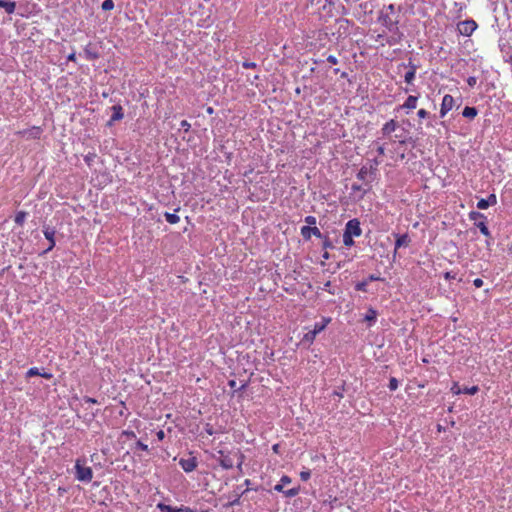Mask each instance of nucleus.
Masks as SVG:
<instances>
[{"label": "nucleus", "mask_w": 512, "mask_h": 512, "mask_svg": "<svg viewBox=\"0 0 512 512\" xmlns=\"http://www.w3.org/2000/svg\"><path fill=\"white\" fill-rule=\"evenodd\" d=\"M467 84L469 85V87L473 88L477 84V78L475 76L468 77Z\"/></svg>", "instance_id": "43"}, {"label": "nucleus", "mask_w": 512, "mask_h": 512, "mask_svg": "<svg viewBox=\"0 0 512 512\" xmlns=\"http://www.w3.org/2000/svg\"><path fill=\"white\" fill-rule=\"evenodd\" d=\"M329 246H330L329 242L324 243V247H329Z\"/></svg>", "instance_id": "61"}, {"label": "nucleus", "mask_w": 512, "mask_h": 512, "mask_svg": "<svg viewBox=\"0 0 512 512\" xmlns=\"http://www.w3.org/2000/svg\"><path fill=\"white\" fill-rule=\"evenodd\" d=\"M205 431L209 435H213L214 434V429H213L212 425H210V424H207L205 426Z\"/></svg>", "instance_id": "51"}, {"label": "nucleus", "mask_w": 512, "mask_h": 512, "mask_svg": "<svg viewBox=\"0 0 512 512\" xmlns=\"http://www.w3.org/2000/svg\"><path fill=\"white\" fill-rule=\"evenodd\" d=\"M418 97L410 95L407 97L406 101L399 108L412 110L417 106Z\"/></svg>", "instance_id": "15"}, {"label": "nucleus", "mask_w": 512, "mask_h": 512, "mask_svg": "<svg viewBox=\"0 0 512 512\" xmlns=\"http://www.w3.org/2000/svg\"><path fill=\"white\" fill-rule=\"evenodd\" d=\"M486 200L488 201L489 206H494L497 204V197L495 194H490Z\"/></svg>", "instance_id": "38"}, {"label": "nucleus", "mask_w": 512, "mask_h": 512, "mask_svg": "<svg viewBox=\"0 0 512 512\" xmlns=\"http://www.w3.org/2000/svg\"><path fill=\"white\" fill-rule=\"evenodd\" d=\"M343 243L347 247H351L354 245V240L352 236H349L348 234L343 233Z\"/></svg>", "instance_id": "30"}, {"label": "nucleus", "mask_w": 512, "mask_h": 512, "mask_svg": "<svg viewBox=\"0 0 512 512\" xmlns=\"http://www.w3.org/2000/svg\"><path fill=\"white\" fill-rule=\"evenodd\" d=\"M157 508L162 512H173L176 507L164 504L162 502L157 504Z\"/></svg>", "instance_id": "28"}, {"label": "nucleus", "mask_w": 512, "mask_h": 512, "mask_svg": "<svg viewBox=\"0 0 512 512\" xmlns=\"http://www.w3.org/2000/svg\"><path fill=\"white\" fill-rule=\"evenodd\" d=\"M300 233L305 240H309L312 235H314L317 238H322V233L316 226H303L301 227Z\"/></svg>", "instance_id": "9"}, {"label": "nucleus", "mask_w": 512, "mask_h": 512, "mask_svg": "<svg viewBox=\"0 0 512 512\" xmlns=\"http://www.w3.org/2000/svg\"><path fill=\"white\" fill-rule=\"evenodd\" d=\"M55 230L53 228H50V227H44L43 229V234L45 236V238L49 241V247L44 251V253H47L49 251H51L54 246H55Z\"/></svg>", "instance_id": "12"}, {"label": "nucleus", "mask_w": 512, "mask_h": 512, "mask_svg": "<svg viewBox=\"0 0 512 512\" xmlns=\"http://www.w3.org/2000/svg\"><path fill=\"white\" fill-rule=\"evenodd\" d=\"M475 225L484 236L491 237V233L486 225V220L476 222Z\"/></svg>", "instance_id": "21"}, {"label": "nucleus", "mask_w": 512, "mask_h": 512, "mask_svg": "<svg viewBox=\"0 0 512 512\" xmlns=\"http://www.w3.org/2000/svg\"><path fill=\"white\" fill-rule=\"evenodd\" d=\"M85 402L95 404L97 401L94 398L86 397Z\"/></svg>", "instance_id": "55"}, {"label": "nucleus", "mask_w": 512, "mask_h": 512, "mask_svg": "<svg viewBox=\"0 0 512 512\" xmlns=\"http://www.w3.org/2000/svg\"><path fill=\"white\" fill-rule=\"evenodd\" d=\"M477 28V23L472 19L461 21L457 25L459 33L463 36H470Z\"/></svg>", "instance_id": "2"}, {"label": "nucleus", "mask_w": 512, "mask_h": 512, "mask_svg": "<svg viewBox=\"0 0 512 512\" xmlns=\"http://www.w3.org/2000/svg\"><path fill=\"white\" fill-rule=\"evenodd\" d=\"M124 434L127 435L128 437H136L133 431H124Z\"/></svg>", "instance_id": "56"}, {"label": "nucleus", "mask_w": 512, "mask_h": 512, "mask_svg": "<svg viewBox=\"0 0 512 512\" xmlns=\"http://www.w3.org/2000/svg\"><path fill=\"white\" fill-rule=\"evenodd\" d=\"M396 128L397 122L394 119H391L383 125L381 131L383 135H390L392 132L396 130Z\"/></svg>", "instance_id": "16"}, {"label": "nucleus", "mask_w": 512, "mask_h": 512, "mask_svg": "<svg viewBox=\"0 0 512 512\" xmlns=\"http://www.w3.org/2000/svg\"><path fill=\"white\" fill-rule=\"evenodd\" d=\"M242 66L245 68V69H254L257 67V64L255 62H250V61H244L242 63Z\"/></svg>", "instance_id": "40"}, {"label": "nucleus", "mask_w": 512, "mask_h": 512, "mask_svg": "<svg viewBox=\"0 0 512 512\" xmlns=\"http://www.w3.org/2000/svg\"><path fill=\"white\" fill-rule=\"evenodd\" d=\"M101 8L104 11L112 10L114 8V1L113 0H104L102 2Z\"/></svg>", "instance_id": "29"}, {"label": "nucleus", "mask_w": 512, "mask_h": 512, "mask_svg": "<svg viewBox=\"0 0 512 512\" xmlns=\"http://www.w3.org/2000/svg\"><path fill=\"white\" fill-rule=\"evenodd\" d=\"M136 447L142 451H148V445L144 444L141 441H137Z\"/></svg>", "instance_id": "46"}, {"label": "nucleus", "mask_w": 512, "mask_h": 512, "mask_svg": "<svg viewBox=\"0 0 512 512\" xmlns=\"http://www.w3.org/2000/svg\"><path fill=\"white\" fill-rule=\"evenodd\" d=\"M324 258H325V259H328V253H325V254H324Z\"/></svg>", "instance_id": "63"}, {"label": "nucleus", "mask_w": 512, "mask_h": 512, "mask_svg": "<svg viewBox=\"0 0 512 512\" xmlns=\"http://www.w3.org/2000/svg\"><path fill=\"white\" fill-rule=\"evenodd\" d=\"M26 216H27V213L24 212V211H19L17 212V214L15 215V223L18 224V225H23V223L25 222L26 220Z\"/></svg>", "instance_id": "26"}, {"label": "nucleus", "mask_w": 512, "mask_h": 512, "mask_svg": "<svg viewBox=\"0 0 512 512\" xmlns=\"http://www.w3.org/2000/svg\"><path fill=\"white\" fill-rule=\"evenodd\" d=\"M67 60L68 61H75L76 60L75 52H72L71 54H69L68 57H67Z\"/></svg>", "instance_id": "54"}, {"label": "nucleus", "mask_w": 512, "mask_h": 512, "mask_svg": "<svg viewBox=\"0 0 512 512\" xmlns=\"http://www.w3.org/2000/svg\"><path fill=\"white\" fill-rule=\"evenodd\" d=\"M112 116L108 122L109 125H112L115 121H120L124 117L123 109L120 105H113L112 108Z\"/></svg>", "instance_id": "13"}, {"label": "nucleus", "mask_w": 512, "mask_h": 512, "mask_svg": "<svg viewBox=\"0 0 512 512\" xmlns=\"http://www.w3.org/2000/svg\"><path fill=\"white\" fill-rule=\"evenodd\" d=\"M229 385H230V387L233 388V387H235L236 382L234 380H231V381H229Z\"/></svg>", "instance_id": "57"}, {"label": "nucleus", "mask_w": 512, "mask_h": 512, "mask_svg": "<svg viewBox=\"0 0 512 512\" xmlns=\"http://www.w3.org/2000/svg\"><path fill=\"white\" fill-rule=\"evenodd\" d=\"M304 221L307 223L306 226L314 227L317 223V220L314 216H306Z\"/></svg>", "instance_id": "35"}, {"label": "nucleus", "mask_w": 512, "mask_h": 512, "mask_svg": "<svg viewBox=\"0 0 512 512\" xmlns=\"http://www.w3.org/2000/svg\"><path fill=\"white\" fill-rule=\"evenodd\" d=\"M207 112L211 114V113L213 112V109H212L211 107H209V108L207 109Z\"/></svg>", "instance_id": "59"}, {"label": "nucleus", "mask_w": 512, "mask_h": 512, "mask_svg": "<svg viewBox=\"0 0 512 512\" xmlns=\"http://www.w3.org/2000/svg\"><path fill=\"white\" fill-rule=\"evenodd\" d=\"M179 465L186 473H189V472L194 471L197 468L198 461H197L196 457H189L186 459L181 458L179 460Z\"/></svg>", "instance_id": "8"}, {"label": "nucleus", "mask_w": 512, "mask_h": 512, "mask_svg": "<svg viewBox=\"0 0 512 512\" xmlns=\"http://www.w3.org/2000/svg\"><path fill=\"white\" fill-rule=\"evenodd\" d=\"M173 512H193V510L188 506L182 505L180 507H176Z\"/></svg>", "instance_id": "42"}, {"label": "nucleus", "mask_w": 512, "mask_h": 512, "mask_svg": "<svg viewBox=\"0 0 512 512\" xmlns=\"http://www.w3.org/2000/svg\"><path fill=\"white\" fill-rule=\"evenodd\" d=\"M479 388L478 386H472V387H466L464 389H462V393L464 394H468V395H474L478 392Z\"/></svg>", "instance_id": "32"}, {"label": "nucleus", "mask_w": 512, "mask_h": 512, "mask_svg": "<svg viewBox=\"0 0 512 512\" xmlns=\"http://www.w3.org/2000/svg\"><path fill=\"white\" fill-rule=\"evenodd\" d=\"M43 130L41 127L33 126L28 129L18 131L17 134L26 139H39Z\"/></svg>", "instance_id": "6"}, {"label": "nucleus", "mask_w": 512, "mask_h": 512, "mask_svg": "<svg viewBox=\"0 0 512 512\" xmlns=\"http://www.w3.org/2000/svg\"><path fill=\"white\" fill-rule=\"evenodd\" d=\"M351 190L354 192V193H359L360 194V198H362L368 191V189L366 188H363L362 185H359V184H352L351 186Z\"/></svg>", "instance_id": "24"}, {"label": "nucleus", "mask_w": 512, "mask_h": 512, "mask_svg": "<svg viewBox=\"0 0 512 512\" xmlns=\"http://www.w3.org/2000/svg\"><path fill=\"white\" fill-rule=\"evenodd\" d=\"M473 285L476 287V288H480L483 286V280L480 279V278H476L474 281H473Z\"/></svg>", "instance_id": "49"}, {"label": "nucleus", "mask_w": 512, "mask_h": 512, "mask_svg": "<svg viewBox=\"0 0 512 512\" xmlns=\"http://www.w3.org/2000/svg\"><path fill=\"white\" fill-rule=\"evenodd\" d=\"M330 321V318H323L322 322L315 323L313 330L306 334V338H308L309 336L311 338H314L318 333H320L326 328Z\"/></svg>", "instance_id": "10"}, {"label": "nucleus", "mask_w": 512, "mask_h": 512, "mask_svg": "<svg viewBox=\"0 0 512 512\" xmlns=\"http://www.w3.org/2000/svg\"><path fill=\"white\" fill-rule=\"evenodd\" d=\"M214 459L225 470L231 469L234 466V460L223 450L217 451Z\"/></svg>", "instance_id": "4"}, {"label": "nucleus", "mask_w": 512, "mask_h": 512, "mask_svg": "<svg viewBox=\"0 0 512 512\" xmlns=\"http://www.w3.org/2000/svg\"><path fill=\"white\" fill-rule=\"evenodd\" d=\"M478 114V111L475 107L466 106L463 111L462 115L465 118L473 119Z\"/></svg>", "instance_id": "20"}, {"label": "nucleus", "mask_w": 512, "mask_h": 512, "mask_svg": "<svg viewBox=\"0 0 512 512\" xmlns=\"http://www.w3.org/2000/svg\"><path fill=\"white\" fill-rule=\"evenodd\" d=\"M377 153L379 155H384L385 154V147H384V145H380V146L377 147Z\"/></svg>", "instance_id": "53"}, {"label": "nucleus", "mask_w": 512, "mask_h": 512, "mask_svg": "<svg viewBox=\"0 0 512 512\" xmlns=\"http://www.w3.org/2000/svg\"><path fill=\"white\" fill-rule=\"evenodd\" d=\"M311 477L310 470H303L300 472V478L302 481H308Z\"/></svg>", "instance_id": "36"}, {"label": "nucleus", "mask_w": 512, "mask_h": 512, "mask_svg": "<svg viewBox=\"0 0 512 512\" xmlns=\"http://www.w3.org/2000/svg\"><path fill=\"white\" fill-rule=\"evenodd\" d=\"M259 79V76L258 75H255L254 76V80H258Z\"/></svg>", "instance_id": "62"}, {"label": "nucleus", "mask_w": 512, "mask_h": 512, "mask_svg": "<svg viewBox=\"0 0 512 512\" xmlns=\"http://www.w3.org/2000/svg\"><path fill=\"white\" fill-rule=\"evenodd\" d=\"M391 12L394 11V5L393 4H390L388 7H387Z\"/></svg>", "instance_id": "58"}, {"label": "nucleus", "mask_w": 512, "mask_h": 512, "mask_svg": "<svg viewBox=\"0 0 512 512\" xmlns=\"http://www.w3.org/2000/svg\"><path fill=\"white\" fill-rule=\"evenodd\" d=\"M245 484H246V486H249V484H250V480H249V479H246V480H245Z\"/></svg>", "instance_id": "60"}, {"label": "nucleus", "mask_w": 512, "mask_h": 512, "mask_svg": "<svg viewBox=\"0 0 512 512\" xmlns=\"http://www.w3.org/2000/svg\"><path fill=\"white\" fill-rule=\"evenodd\" d=\"M327 61L332 65H336L338 63V59L334 55H329L327 57Z\"/></svg>", "instance_id": "48"}, {"label": "nucleus", "mask_w": 512, "mask_h": 512, "mask_svg": "<svg viewBox=\"0 0 512 512\" xmlns=\"http://www.w3.org/2000/svg\"><path fill=\"white\" fill-rule=\"evenodd\" d=\"M367 285H368V281L364 280V281L358 282L356 284L355 288H356L357 291L366 292L367 291Z\"/></svg>", "instance_id": "31"}, {"label": "nucleus", "mask_w": 512, "mask_h": 512, "mask_svg": "<svg viewBox=\"0 0 512 512\" xmlns=\"http://www.w3.org/2000/svg\"><path fill=\"white\" fill-rule=\"evenodd\" d=\"M180 127L185 131V132H188L189 129L191 128V125L190 123L187 121V120H182L181 123H180Z\"/></svg>", "instance_id": "44"}, {"label": "nucleus", "mask_w": 512, "mask_h": 512, "mask_svg": "<svg viewBox=\"0 0 512 512\" xmlns=\"http://www.w3.org/2000/svg\"><path fill=\"white\" fill-rule=\"evenodd\" d=\"M451 391L453 394L455 395H458V394H461L462 393V389L460 388V386L458 385V383H454L453 386L451 387Z\"/></svg>", "instance_id": "41"}, {"label": "nucleus", "mask_w": 512, "mask_h": 512, "mask_svg": "<svg viewBox=\"0 0 512 512\" xmlns=\"http://www.w3.org/2000/svg\"><path fill=\"white\" fill-rule=\"evenodd\" d=\"M156 436H157V439L159 441H162L164 440L165 438V432L163 430H159L157 433H156Z\"/></svg>", "instance_id": "52"}, {"label": "nucleus", "mask_w": 512, "mask_h": 512, "mask_svg": "<svg viewBox=\"0 0 512 512\" xmlns=\"http://www.w3.org/2000/svg\"><path fill=\"white\" fill-rule=\"evenodd\" d=\"M489 207V204H488V201L484 198L480 199L478 202H477V208L480 209V210H485Z\"/></svg>", "instance_id": "34"}, {"label": "nucleus", "mask_w": 512, "mask_h": 512, "mask_svg": "<svg viewBox=\"0 0 512 512\" xmlns=\"http://www.w3.org/2000/svg\"><path fill=\"white\" fill-rule=\"evenodd\" d=\"M85 55H86V58L89 60H94V59L98 58V54L90 51L88 48L85 49Z\"/></svg>", "instance_id": "37"}, {"label": "nucleus", "mask_w": 512, "mask_h": 512, "mask_svg": "<svg viewBox=\"0 0 512 512\" xmlns=\"http://www.w3.org/2000/svg\"><path fill=\"white\" fill-rule=\"evenodd\" d=\"M444 278L446 280H452V279H455L456 278V273L452 272V271H448V272H445L444 273Z\"/></svg>", "instance_id": "45"}, {"label": "nucleus", "mask_w": 512, "mask_h": 512, "mask_svg": "<svg viewBox=\"0 0 512 512\" xmlns=\"http://www.w3.org/2000/svg\"><path fill=\"white\" fill-rule=\"evenodd\" d=\"M343 233L348 234L349 236H352V237L361 236L362 229L360 227L359 220L356 218L349 220L345 225Z\"/></svg>", "instance_id": "3"}, {"label": "nucleus", "mask_w": 512, "mask_h": 512, "mask_svg": "<svg viewBox=\"0 0 512 512\" xmlns=\"http://www.w3.org/2000/svg\"><path fill=\"white\" fill-rule=\"evenodd\" d=\"M396 241H395V250L394 254H396L397 250L401 247H407L411 240L407 233L405 234H395Z\"/></svg>", "instance_id": "11"}, {"label": "nucleus", "mask_w": 512, "mask_h": 512, "mask_svg": "<svg viewBox=\"0 0 512 512\" xmlns=\"http://www.w3.org/2000/svg\"><path fill=\"white\" fill-rule=\"evenodd\" d=\"M453 106L454 98L450 94L444 95L440 106V117H445V115L452 110Z\"/></svg>", "instance_id": "7"}, {"label": "nucleus", "mask_w": 512, "mask_h": 512, "mask_svg": "<svg viewBox=\"0 0 512 512\" xmlns=\"http://www.w3.org/2000/svg\"><path fill=\"white\" fill-rule=\"evenodd\" d=\"M85 461L77 459L75 462V478L81 482H90L93 478V471L84 465Z\"/></svg>", "instance_id": "1"}, {"label": "nucleus", "mask_w": 512, "mask_h": 512, "mask_svg": "<svg viewBox=\"0 0 512 512\" xmlns=\"http://www.w3.org/2000/svg\"><path fill=\"white\" fill-rule=\"evenodd\" d=\"M0 8H3L8 14L15 11L16 3L12 1L0 0Z\"/></svg>", "instance_id": "17"}, {"label": "nucleus", "mask_w": 512, "mask_h": 512, "mask_svg": "<svg viewBox=\"0 0 512 512\" xmlns=\"http://www.w3.org/2000/svg\"><path fill=\"white\" fill-rule=\"evenodd\" d=\"M381 19H382L383 25H385L386 27H388L389 29H391L392 21H391V19L389 18V16H388V15H385V16L381 17Z\"/></svg>", "instance_id": "39"}, {"label": "nucleus", "mask_w": 512, "mask_h": 512, "mask_svg": "<svg viewBox=\"0 0 512 512\" xmlns=\"http://www.w3.org/2000/svg\"><path fill=\"white\" fill-rule=\"evenodd\" d=\"M300 489L299 487H294V488H291V489H288V490H284L282 493L288 497V498H292V497H295L296 495H298Z\"/></svg>", "instance_id": "27"}, {"label": "nucleus", "mask_w": 512, "mask_h": 512, "mask_svg": "<svg viewBox=\"0 0 512 512\" xmlns=\"http://www.w3.org/2000/svg\"><path fill=\"white\" fill-rule=\"evenodd\" d=\"M468 216H469V219L472 220V221H475V223L479 219L481 221L487 220L486 216L483 213L477 212V211H471Z\"/></svg>", "instance_id": "23"}, {"label": "nucleus", "mask_w": 512, "mask_h": 512, "mask_svg": "<svg viewBox=\"0 0 512 512\" xmlns=\"http://www.w3.org/2000/svg\"><path fill=\"white\" fill-rule=\"evenodd\" d=\"M399 386V382L396 378L392 377L390 378L389 380V384H388V387L391 391H395Z\"/></svg>", "instance_id": "33"}, {"label": "nucleus", "mask_w": 512, "mask_h": 512, "mask_svg": "<svg viewBox=\"0 0 512 512\" xmlns=\"http://www.w3.org/2000/svg\"><path fill=\"white\" fill-rule=\"evenodd\" d=\"M180 208L175 209L174 213L165 212L164 217L166 221L170 224H176L180 221V217L176 214V212L179 211Z\"/></svg>", "instance_id": "19"}, {"label": "nucleus", "mask_w": 512, "mask_h": 512, "mask_svg": "<svg viewBox=\"0 0 512 512\" xmlns=\"http://www.w3.org/2000/svg\"><path fill=\"white\" fill-rule=\"evenodd\" d=\"M368 174H369V169L365 166H363L357 173V178L360 180V181H363V182H366L367 181V177H368Z\"/></svg>", "instance_id": "25"}, {"label": "nucleus", "mask_w": 512, "mask_h": 512, "mask_svg": "<svg viewBox=\"0 0 512 512\" xmlns=\"http://www.w3.org/2000/svg\"><path fill=\"white\" fill-rule=\"evenodd\" d=\"M366 280L369 283L370 281H379V280H381V278H380V276H377L375 274H371V275H369V277Z\"/></svg>", "instance_id": "50"}, {"label": "nucleus", "mask_w": 512, "mask_h": 512, "mask_svg": "<svg viewBox=\"0 0 512 512\" xmlns=\"http://www.w3.org/2000/svg\"><path fill=\"white\" fill-rule=\"evenodd\" d=\"M401 67L408 68V71L404 75V80L408 85H412L417 71V66L412 62V60H409L407 64L402 63L398 66L400 69Z\"/></svg>", "instance_id": "5"}, {"label": "nucleus", "mask_w": 512, "mask_h": 512, "mask_svg": "<svg viewBox=\"0 0 512 512\" xmlns=\"http://www.w3.org/2000/svg\"><path fill=\"white\" fill-rule=\"evenodd\" d=\"M38 375H41L42 377L47 378V379L51 378V374H47V373H43V374H41V373L39 372V369H38L37 367H32V368H30V369L27 371V376H28V377L38 376Z\"/></svg>", "instance_id": "22"}, {"label": "nucleus", "mask_w": 512, "mask_h": 512, "mask_svg": "<svg viewBox=\"0 0 512 512\" xmlns=\"http://www.w3.org/2000/svg\"><path fill=\"white\" fill-rule=\"evenodd\" d=\"M291 483V478L287 475H283L280 479V482L274 486V490L277 492H283L284 486Z\"/></svg>", "instance_id": "18"}, {"label": "nucleus", "mask_w": 512, "mask_h": 512, "mask_svg": "<svg viewBox=\"0 0 512 512\" xmlns=\"http://www.w3.org/2000/svg\"><path fill=\"white\" fill-rule=\"evenodd\" d=\"M377 315L378 313L374 308H368L366 314L364 315V321L368 322V327H372L376 323Z\"/></svg>", "instance_id": "14"}, {"label": "nucleus", "mask_w": 512, "mask_h": 512, "mask_svg": "<svg viewBox=\"0 0 512 512\" xmlns=\"http://www.w3.org/2000/svg\"><path fill=\"white\" fill-rule=\"evenodd\" d=\"M428 112L425 110V109H420L418 112H417V115L419 118L421 119H424L428 116Z\"/></svg>", "instance_id": "47"}]
</instances>
